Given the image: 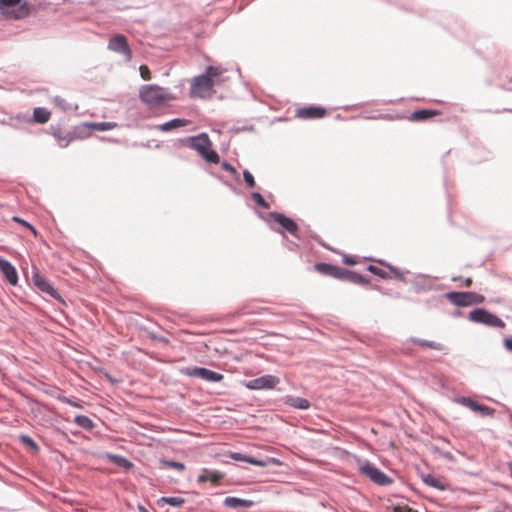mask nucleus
Masks as SVG:
<instances>
[{
	"instance_id": "nucleus-32",
	"label": "nucleus",
	"mask_w": 512,
	"mask_h": 512,
	"mask_svg": "<svg viewBox=\"0 0 512 512\" xmlns=\"http://www.w3.org/2000/svg\"><path fill=\"white\" fill-rule=\"evenodd\" d=\"M380 265L386 267L390 273L393 275L394 278H396L397 280L401 281V282H407L405 276H404V272L399 269L398 267L390 264L389 262L385 261V260H382V259H379V260H376Z\"/></svg>"
},
{
	"instance_id": "nucleus-21",
	"label": "nucleus",
	"mask_w": 512,
	"mask_h": 512,
	"mask_svg": "<svg viewBox=\"0 0 512 512\" xmlns=\"http://www.w3.org/2000/svg\"><path fill=\"white\" fill-rule=\"evenodd\" d=\"M223 505L235 510L249 509L254 506V501L236 496H228L223 500Z\"/></svg>"
},
{
	"instance_id": "nucleus-51",
	"label": "nucleus",
	"mask_w": 512,
	"mask_h": 512,
	"mask_svg": "<svg viewBox=\"0 0 512 512\" xmlns=\"http://www.w3.org/2000/svg\"><path fill=\"white\" fill-rule=\"evenodd\" d=\"M55 398L58 401H60L62 403H65V404H68V405L71 403V400H72V398H69V397L61 395V394H58L57 396H55Z\"/></svg>"
},
{
	"instance_id": "nucleus-17",
	"label": "nucleus",
	"mask_w": 512,
	"mask_h": 512,
	"mask_svg": "<svg viewBox=\"0 0 512 512\" xmlns=\"http://www.w3.org/2000/svg\"><path fill=\"white\" fill-rule=\"evenodd\" d=\"M456 401L472 411L480 413L482 416H493L495 413L494 408L475 401L468 396H461Z\"/></svg>"
},
{
	"instance_id": "nucleus-28",
	"label": "nucleus",
	"mask_w": 512,
	"mask_h": 512,
	"mask_svg": "<svg viewBox=\"0 0 512 512\" xmlns=\"http://www.w3.org/2000/svg\"><path fill=\"white\" fill-rule=\"evenodd\" d=\"M106 458L113 463L114 465L124 469V470H130L134 467V464L125 456L113 454V453H107Z\"/></svg>"
},
{
	"instance_id": "nucleus-10",
	"label": "nucleus",
	"mask_w": 512,
	"mask_h": 512,
	"mask_svg": "<svg viewBox=\"0 0 512 512\" xmlns=\"http://www.w3.org/2000/svg\"><path fill=\"white\" fill-rule=\"evenodd\" d=\"M280 383L279 377L272 374H265L260 377L251 379V380H243L241 384L249 389V390H272L277 389L278 391H282L281 388H277V385Z\"/></svg>"
},
{
	"instance_id": "nucleus-20",
	"label": "nucleus",
	"mask_w": 512,
	"mask_h": 512,
	"mask_svg": "<svg viewBox=\"0 0 512 512\" xmlns=\"http://www.w3.org/2000/svg\"><path fill=\"white\" fill-rule=\"evenodd\" d=\"M0 272L3 278L11 285L16 286L18 284V272L15 266L5 258L0 257Z\"/></svg>"
},
{
	"instance_id": "nucleus-33",
	"label": "nucleus",
	"mask_w": 512,
	"mask_h": 512,
	"mask_svg": "<svg viewBox=\"0 0 512 512\" xmlns=\"http://www.w3.org/2000/svg\"><path fill=\"white\" fill-rule=\"evenodd\" d=\"M74 423L82 428V429H85V430H88V431H91L94 429L95 427V423L93 422V420L91 418H89L88 416L86 415H76L74 417Z\"/></svg>"
},
{
	"instance_id": "nucleus-61",
	"label": "nucleus",
	"mask_w": 512,
	"mask_h": 512,
	"mask_svg": "<svg viewBox=\"0 0 512 512\" xmlns=\"http://www.w3.org/2000/svg\"><path fill=\"white\" fill-rule=\"evenodd\" d=\"M106 377L109 379V381L114 382V380L109 376V374H106Z\"/></svg>"
},
{
	"instance_id": "nucleus-58",
	"label": "nucleus",
	"mask_w": 512,
	"mask_h": 512,
	"mask_svg": "<svg viewBox=\"0 0 512 512\" xmlns=\"http://www.w3.org/2000/svg\"><path fill=\"white\" fill-rule=\"evenodd\" d=\"M138 510L140 512H149L143 505H138Z\"/></svg>"
},
{
	"instance_id": "nucleus-48",
	"label": "nucleus",
	"mask_w": 512,
	"mask_h": 512,
	"mask_svg": "<svg viewBox=\"0 0 512 512\" xmlns=\"http://www.w3.org/2000/svg\"><path fill=\"white\" fill-rule=\"evenodd\" d=\"M254 126L253 125H246V126H241V127H234L232 129V131H234L235 133H240V132H252L254 131Z\"/></svg>"
},
{
	"instance_id": "nucleus-57",
	"label": "nucleus",
	"mask_w": 512,
	"mask_h": 512,
	"mask_svg": "<svg viewBox=\"0 0 512 512\" xmlns=\"http://www.w3.org/2000/svg\"><path fill=\"white\" fill-rule=\"evenodd\" d=\"M69 405L73 406V407H76V408H82L81 402L78 401V400H75V399H72L71 403Z\"/></svg>"
},
{
	"instance_id": "nucleus-13",
	"label": "nucleus",
	"mask_w": 512,
	"mask_h": 512,
	"mask_svg": "<svg viewBox=\"0 0 512 512\" xmlns=\"http://www.w3.org/2000/svg\"><path fill=\"white\" fill-rule=\"evenodd\" d=\"M117 124L115 122H85L79 126L74 128V133L76 137L84 138L86 137L90 131H109L116 127Z\"/></svg>"
},
{
	"instance_id": "nucleus-45",
	"label": "nucleus",
	"mask_w": 512,
	"mask_h": 512,
	"mask_svg": "<svg viewBox=\"0 0 512 512\" xmlns=\"http://www.w3.org/2000/svg\"><path fill=\"white\" fill-rule=\"evenodd\" d=\"M453 282H458V281H461V283H463V285L467 288L471 287L473 281L470 277H467V278H463L462 276H454L452 277L451 279Z\"/></svg>"
},
{
	"instance_id": "nucleus-23",
	"label": "nucleus",
	"mask_w": 512,
	"mask_h": 512,
	"mask_svg": "<svg viewBox=\"0 0 512 512\" xmlns=\"http://www.w3.org/2000/svg\"><path fill=\"white\" fill-rule=\"evenodd\" d=\"M313 269L321 275L337 279L340 266L328 262H317L314 264Z\"/></svg>"
},
{
	"instance_id": "nucleus-36",
	"label": "nucleus",
	"mask_w": 512,
	"mask_h": 512,
	"mask_svg": "<svg viewBox=\"0 0 512 512\" xmlns=\"http://www.w3.org/2000/svg\"><path fill=\"white\" fill-rule=\"evenodd\" d=\"M159 463H160L161 468H171V469H175L178 471H183L185 469V464L180 461L161 458L159 460Z\"/></svg>"
},
{
	"instance_id": "nucleus-7",
	"label": "nucleus",
	"mask_w": 512,
	"mask_h": 512,
	"mask_svg": "<svg viewBox=\"0 0 512 512\" xmlns=\"http://www.w3.org/2000/svg\"><path fill=\"white\" fill-rule=\"evenodd\" d=\"M468 320L488 327L504 328L505 322L495 313L484 307H476L468 314Z\"/></svg>"
},
{
	"instance_id": "nucleus-42",
	"label": "nucleus",
	"mask_w": 512,
	"mask_h": 512,
	"mask_svg": "<svg viewBox=\"0 0 512 512\" xmlns=\"http://www.w3.org/2000/svg\"><path fill=\"white\" fill-rule=\"evenodd\" d=\"M282 243L283 245L290 251H297L299 248V245L296 241L290 240L287 235H284L282 237Z\"/></svg>"
},
{
	"instance_id": "nucleus-27",
	"label": "nucleus",
	"mask_w": 512,
	"mask_h": 512,
	"mask_svg": "<svg viewBox=\"0 0 512 512\" xmlns=\"http://www.w3.org/2000/svg\"><path fill=\"white\" fill-rule=\"evenodd\" d=\"M228 457L235 461L247 462L254 466L266 467V463L251 455L243 454L241 452H229Z\"/></svg>"
},
{
	"instance_id": "nucleus-18",
	"label": "nucleus",
	"mask_w": 512,
	"mask_h": 512,
	"mask_svg": "<svg viewBox=\"0 0 512 512\" xmlns=\"http://www.w3.org/2000/svg\"><path fill=\"white\" fill-rule=\"evenodd\" d=\"M337 280L348 281L353 284L362 286L368 285L370 283V279L366 275L354 270L345 269L341 266L338 272Z\"/></svg>"
},
{
	"instance_id": "nucleus-38",
	"label": "nucleus",
	"mask_w": 512,
	"mask_h": 512,
	"mask_svg": "<svg viewBox=\"0 0 512 512\" xmlns=\"http://www.w3.org/2000/svg\"><path fill=\"white\" fill-rule=\"evenodd\" d=\"M367 271H369L371 274L381 278V279H384V280H387V279H390L391 278V275L389 272L381 269L380 267L376 266V265H368L367 266Z\"/></svg>"
},
{
	"instance_id": "nucleus-50",
	"label": "nucleus",
	"mask_w": 512,
	"mask_h": 512,
	"mask_svg": "<svg viewBox=\"0 0 512 512\" xmlns=\"http://www.w3.org/2000/svg\"><path fill=\"white\" fill-rule=\"evenodd\" d=\"M343 263L352 266V265L356 264V261H355L353 256H351V255H344L343 256Z\"/></svg>"
},
{
	"instance_id": "nucleus-53",
	"label": "nucleus",
	"mask_w": 512,
	"mask_h": 512,
	"mask_svg": "<svg viewBox=\"0 0 512 512\" xmlns=\"http://www.w3.org/2000/svg\"><path fill=\"white\" fill-rule=\"evenodd\" d=\"M441 299H443V297H442V296H432L431 298L427 299V300L425 301V303H426L427 305H430L431 303L441 301Z\"/></svg>"
},
{
	"instance_id": "nucleus-37",
	"label": "nucleus",
	"mask_w": 512,
	"mask_h": 512,
	"mask_svg": "<svg viewBox=\"0 0 512 512\" xmlns=\"http://www.w3.org/2000/svg\"><path fill=\"white\" fill-rule=\"evenodd\" d=\"M52 101L55 104V106H57L58 108H60L64 112L72 110V109L73 110H77L78 109L77 105L72 107L71 104H69L64 98H62L60 96H54L52 98Z\"/></svg>"
},
{
	"instance_id": "nucleus-22",
	"label": "nucleus",
	"mask_w": 512,
	"mask_h": 512,
	"mask_svg": "<svg viewBox=\"0 0 512 512\" xmlns=\"http://www.w3.org/2000/svg\"><path fill=\"white\" fill-rule=\"evenodd\" d=\"M190 123V120L185 118H173L169 121H166L162 124L154 125L153 128L162 132H170L182 127L187 126Z\"/></svg>"
},
{
	"instance_id": "nucleus-59",
	"label": "nucleus",
	"mask_w": 512,
	"mask_h": 512,
	"mask_svg": "<svg viewBox=\"0 0 512 512\" xmlns=\"http://www.w3.org/2000/svg\"><path fill=\"white\" fill-rule=\"evenodd\" d=\"M352 107H353L352 105H346V106H342V107H340V108H341V109H343V110H349V109H351Z\"/></svg>"
},
{
	"instance_id": "nucleus-56",
	"label": "nucleus",
	"mask_w": 512,
	"mask_h": 512,
	"mask_svg": "<svg viewBox=\"0 0 512 512\" xmlns=\"http://www.w3.org/2000/svg\"><path fill=\"white\" fill-rule=\"evenodd\" d=\"M451 316L454 317V318H459V317H462L463 316V312L459 309H455L452 313H451Z\"/></svg>"
},
{
	"instance_id": "nucleus-62",
	"label": "nucleus",
	"mask_w": 512,
	"mask_h": 512,
	"mask_svg": "<svg viewBox=\"0 0 512 512\" xmlns=\"http://www.w3.org/2000/svg\"><path fill=\"white\" fill-rule=\"evenodd\" d=\"M223 184L228 186V187H232L227 181H224Z\"/></svg>"
},
{
	"instance_id": "nucleus-1",
	"label": "nucleus",
	"mask_w": 512,
	"mask_h": 512,
	"mask_svg": "<svg viewBox=\"0 0 512 512\" xmlns=\"http://www.w3.org/2000/svg\"><path fill=\"white\" fill-rule=\"evenodd\" d=\"M179 141L182 145L195 150L207 163L217 164L220 162V156L213 149L212 142L207 133L201 132L194 136L181 138Z\"/></svg>"
},
{
	"instance_id": "nucleus-34",
	"label": "nucleus",
	"mask_w": 512,
	"mask_h": 512,
	"mask_svg": "<svg viewBox=\"0 0 512 512\" xmlns=\"http://www.w3.org/2000/svg\"><path fill=\"white\" fill-rule=\"evenodd\" d=\"M53 129V133L52 135L59 141H65V144L61 145L62 147H66L71 141H73L74 139H76L77 137L75 136V133L74 131L73 132H68L66 134L62 133L61 129L60 128H56Z\"/></svg>"
},
{
	"instance_id": "nucleus-43",
	"label": "nucleus",
	"mask_w": 512,
	"mask_h": 512,
	"mask_svg": "<svg viewBox=\"0 0 512 512\" xmlns=\"http://www.w3.org/2000/svg\"><path fill=\"white\" fill-rule=\"evenodd\" d=\"M12 220L14 222H17V223L21 224L22 226L26 227L27 229H29L34 235L37 234L36 228L30 222H28L27 220L22 219V218H20L18 216H14L12 218Z\"/></svg>"
},
{
	"instance_id": "nucleus-30",
	"label": "nucleus",
	"mask_w": 512,
	"mask_h": 512,
	"mask_svg": "<svg viewBox=\"0 0 512 512\" xmlns=\"http://www.w3.org/2000/svg\"><path fill=\"white\" fill-rule=\"evenodd\" d=\"M421 480L428 486L433 487L439 491H445L447 490L448 486L438 478H436L434 475L427 473V474H421L420 475Z\"/></svg>"
},
{
	"instance_id": "nucleus-14",
	"label": "nucleus",
	"mask_w": 512,
	"mask_h": 512,
	"mask_svg": "<svg viewBox=\"0 0 512 512\" xmlns=\"http://www.w3.org/2000/svg\"><path fill=\"white\" fill-rule=\"evenodd\" d=\"M108 49L122 54L128 61L131 60L132 51L129 47L127 38L122 34H116L110 38L108 42Z\"/></svg>"
},
{
	"instance_id": "nucleus-54",
	"label": "nucleus",
	"mask_w": 512,
	"mask_h": 512,
	"mask_svg": "<svg viewBox=\"0 0 512 512\" xmlns=\"http://www.w3.org/2000/svg\"><path fill=\"white\" fill-rule=\"evenodd\" d=\"M367 119H392V116L389 114H380L378 116H369Z\"/></svg>"
},
{
	"instance_id": "nucleus-60",
	"label": "nucleus",
	"mask_w": 512,
	"mask_h": 512,
	"mask_svg": "<svg viewBox=\"0 0 512 512\" xmlns=\"http://www.w3.org/2000/svg\"><path fill=\"white\" fill-rule=\"evenodd\" d=\"M335 118L337 120H344V117L341 114H337Z\"/></svg>"
},
{
	"instance_id": "nucleus-15",
	"label": "nucleus",
	"mask_w": 512,
	"mask_h": 512,
	"mask_svg": "<svg viewBox=\"0 0 512 512\" xmlns=\"http://www.w3.org/2000/svg\"><path fill=\"white\" fill-rule=\"evenodd\" d=\"M327 114V109L320 105H307L296 110L295 116L299 119H321Z\"/></svg>"
},
{
	"instance_id": "nucleus-12",
	"label": "nucleus",
	"mask_w": 512,
	"mask_h": 512,
	"mask_svg": "<svg viewBox=\"0 0 512 512\" xmlns=\"http://www.w3.org/2000/svg\"><path fill=\"white\" fill-rule=\"evenodd\" d=\"M32 282L34 287L42 293H45L53 299L64 303V300L57 289H55L54 286L46 278L41 276L36 268H34L32 271Z\"/></svg>"
},
{
	"instance_id": "nucleus-19",
	"label": "nucleus",
	"mask_w": 512,
	"mask_h": 512,
	"mask_svg": "<svg viewBox=\"0 0 512 512\" xmlns=\"http://www.w3.org/2000/svg\"><path fill=\"white\" fill-rule=\"evenodd\" d=\"M337 280L348 281L353 284L362 286L368 285L370 283V279L366 275L354 270L345 269L341 266L338 272Z\"/></svg>"
},
{
	"instance_id": "nucleus-41",
	"label": "nucleus",
	"mask_w": 512,
	"mask_h": 512,
	"mask_svg": "<svg viewBox=\"0 0 512 512\" xmlns=\"http://www.w3.org/2000/svg\"><path fill=\"white\" fill-rule=\"evenodd\" d=\"M243 180L248 188H254L256 185L255 178L248 169L243 170Z\"/></svg>"
},
{
	"instance_id": "nucleus-39",
	"label": "nucleus",
	"mask_w": 512,
	"mask_h": 512,
	"mask_svg": "<svg viewBox=\"0 0 512 512\" xmlns=\"http://www.w3.org/2000/svg\"><path fill=\"white\" fill-rule=\"evenodd\" d=\"M251 198L257 206L262 209H269V202L263 197V195L257 191L251 193Z\"/></svg>"
},
{
	"instance_id": "nucleus-9",
	"label": "nucleus",
	"mask_w": 512,
	"mask_h": 512,
	"mask_svg": "<svg viewBox=\"0 0 512 512\" xmlns=\"http://www.w3.org/2000/svg\"><path fill=\"white\" fill-rule=\"evenodd\" d=\"M359 472L368 477L373 483L380 486H389L393 479L379 469L374 463L366 460L360 467Z\"/></svg>"
},
{
	"instance_id": "nucleus-6",
	"label": "nucleus",
	"mask_w": 512,
	"mask_h": 512,
	"mask_svg": "<svg viewBox=\"0 0 512 512\" xmlns=\"http://www.w3.org/2000/svg\"><path fill=\"white\" fill-rule=\"evenodd\" d=\"M442 297L458 308L481 304L485 300L483 295L473 291H449Z\"/></svg>"
},
{
	"instance_id": "nucleus-52",
	"label": "nucleus",
	"mask_w": 512,
	"mask_h": 512,
	"mask_svg": "<svg viewBox=\"0 0 512 512\" xmlns=\"http://www.w3.org/2000/svg\"><path fill=\"white\" fill-rule=\"evenodd\" d=\"M261 461L266 463V466H268L270 463L273 464H280V461L274 457H266L265 459H260Z\"/></svg>"
},
{
	"instance_id": "nucleus-8",
	"label": "nucleus",
	"mask_w": 512,
	"mask_h": 512,
	"mask_svg": "<svg viewBox=\"0 0 512 512\" xmlns=\"http://www.w3.org/2000/svg\"><path fill=\"white\" fill-rule=\"evenodd\" d=\"M179 373L190 378L201 379L208 383H218L224 379L223 374L202 366L182 367L179 369Z\"/></svg>"
},
{
	"instance_id": "nucleus-4",
	"label": "nucleus",
	"mask_w": 512,
	"mask_h": 512,
	"mask_svg": "<svg viewBox=\"0 0 512 512\" xmlns=\"http://www.w3.org/2000/svg\"><path fill=\"white\" fill-rule=\"evenodd\" d=\"M217 66L209 65L204 72L193 77L189 96L192 99L205 98L206 93L213 88V79L217 76Z\"/></svg>"
},
{
	"instance_id": "nucleus-35",
	"label": "nucleus",
	"mask_w": 512,
	"mask_h": 512,
	"mask_svg": "<svg viewBox=\"0 0 512 512\" xmlns=\"http://www.w3.org/2000/svg\"><path fill=\"white\" fill-rule=\"evenodd\" d=\"M18 439H19L20 443L22 445H24L26 448H28L29 450H31V451H33L35 453L39 452V450H40L39 445L29 435H27V434H20Z\"/></svg>"
},
{
	"instance_id": "nucleus-44",
	"label": "nucleus",
	"mask_w": 512,
	"mask_h": 512,
	"mask_svg": "<svg viewBox=\"0 0 512 512\" xmlns=\"http://www.w3.org/2000/svg\"><path fill=\"white\" fill-rule=\"evenodd\" d=\"M304 234H305L307 237H309V238H311V239L315 240V241H316L320 246H322V247H324V248H326V249H329V247H328V246H327V245L322 241L321 237H320L319 235H317L316 233H314L312 230H310V229H306V230L304 231Z\"/></svg>"
},
{
	"instance_id": "nucleus-2",
	"label": "nucleus",
	"mask_w": 512,
	"mask_h": 512,
	"mask_svg": "<svg viewBox=\"0 0 512 512\" xmlns=\"http://www.w3.org/2000/svg\"><path fill=\"white\" fill-rule=\"evenodd\" d=\"M139 98L149 108H159L176 97L166 88L157 84H146L139 89Z\"/></svg>"
},
{
	"instance_id": "nucleus-24",
	"label": "nucleus",
	"mask_w": 512,
	"mask_h": 512,
	"mask_svg": "<svg viewBox=\"0 0 512 512\" xmlns=\"http://www.w3.org/2000/svg\"><path fill=\"white\" fill-rule=\"evenodd\" d=\"M282 402L292 408L298 409V410H308L311 407V402L308 399L293 396V395H286L282 398Z\"/></svg>"
},
{
	"instance_id": "nucleus-55",
	"label": "nucleus",
	"mask_w": 512,
	"mask_h": 512,
	"mask_svg": "<svg viewBox=\"0 0 512 512\" xmlns=\"http://www.w3.org/2000/svg\"><path fill=\"white\" fill-rule=\"evenodd\" d=\"M442 456H443L446 460L451 461V462H453V461L455 460V459H454L453 454H452L451 452H449V451H445V452H443V453H442Z\"/></svg>"
},
{
	"instance_id": "nucleus-16",
	"label": "nucleus",
	"mask_w": 512,
	"mask_h": 512,
	"mask_svg": "<svg viewBox=\"0 0 512 512\" xmlns=\"http://www.w3.org/2000/svg\"><path fill=\"white\" fill-rule=\"evenodd\" d=\"M51 112L45 107H35L31 116L17 114L15 119L26 123L45 124L49 121Z\"/></svg>"
},
{
	"instance_id": "nucleus-26",
	"label": "nucleus",
	"mask_w": 512,
	"mask_h": 512,
	"mask_svg": "<svg viewBox=\"0 0 512 512\" xmlns=\"http://www.w3.org/2000/svg\"><path fill=\"white\" fill-rule=\"evenodd\" d=\"M224 477L223 473L217 470H212L209 468H203L201 474L198 476V482H211L214 485L220 483L222 478Z\"/></svg>"
},
{
	"instance_id": "nucleus-29",
	"label": "nucleus",
	"mask_w": 512,
	"mask_h": 512,
	"mask_svg": "<svg viewBox=\"0 0 512 512\" xmlns=\"http://www.w3.org/2000/svg\"><path fill=\"white\" fill-rule=\"evenodd\" d=\"M407 342H411L418 346L437 350V351H443L445 349V346L442 343L425 340V339H421V338H417V337H410L409 339H407Z\"/></svg>"
},
{
	"instance_id": "nucleus-5",
	"label": "nucleus",
	"mask_w": 512,
	"mask_h": 512,
	"mask_svg": "<svg viewBox=\"0 0 512 512\" xmlns=\"http://www.w3.org/2000/svg\"><path fill=\"white\" fill-rule=\"evenodd\" d=\"M33 6L27 1L23 0H0V12L2 15L20 20L29 16L32 12Z\"/></svg>"
},
{
	"instance_id": "nucleus-40",
	"label": "nucleus",
	"mask_w": 512,
	"mask_h": 512,
	"mask_svg": "<svg viewBox=\"0 0 512 512\" xmlns=\"http://www.w3.org/2000/svg\"><path fill=\"white\" fill-rule=\"evenodd\" d=\"M221 168L224 171L229 172L237 183H240V175L232 164H230L228 161H223L221 163Z\"/></svg>"
},
{
	"instance_id": "nucleus-31",
	"label": "nucleus",
	"mask_w": 512,
	"mask_h": 512,
	"mask_svg": "<svg viewBox=\"0 0 512 512\" xmlns=\"http://www.w3.org/2000/svg\"><path fill=\"white\" fill-rule=\"evenodd\" d=\"M185 499L177 496H162L157 500V505L163 507L169 505L171 507H181L185 503Z\"/></svg>"
},
{
	"instance_id": "nucleus-46",
	"label": "nucleus",
	"mask_w": 512,
	"mask_h": 512,
	"mask_svg": "<svg viewBox=\"0 0 512 512\" xmlns=\"http://www.w3.org/2000/svg\"><path fill=\"white\" fill-rule=\"evenodd\" d=\"M217 76L214 77L213 87L216 85H220L225 81V77L223 76V70L220 67H217Z\"/></svg>"
},
{
	"instance_id": "nucleus-3",
	"label": "nucleus",
	"mask_w": 512,
	"mask_h": 512,
	"mask_svg": "<svg viewBox=\"0 0 512 512\" xmlns=\"http://www.w3.org/2000/svg\"><path fill=\"white\" fill-rule=\"evenodd\" d=\"M268 218L277 225L270 224V229L275 233L280 234L282 237L289 233L295 240H303L304 234L301 233L299 225L291 217L282 212L271 211L268 213Z\"/></svg>"
},
{
	"instance_id": "nucleus-11",
	"label": "nucleus",
	"mask_w": 512,
	"mask_h": 512,
	"mask_svg": "<svg viewBox=\"0 0 512 512\" xmlns=\"http://www.w3.org/2000/svg\"><path fill=\"white\" fill-rule=\"evenodd\" d=\"M439 279L437 276L428 274H417L411 281V287L416 294H421L432 290H442L444 285H435L434 280Z\"/></svg>"
},
{
	"instance_id": "nucleus-47",
	"label": "nucleus",
	"mask_w": 512,
	"mask_h": 512,
	"mask_svg": "<svg viewBox=\"0 0 512 512\" xmlns=\"http://www.w3.org/2000/svg\"><path fill=\"white\" fill-rule=\"evenodd\" d=\"M139 70H140V75L144 80L147 81V80L151 79V71L147 66L141 65Z\"/></svg>"
},
{
	"instance_id": "nucleus-63",
	"label": "nucleus",
	"mask_w": 512,
	"mask_h": 512,
	"mask_svg": "<svg viewBox=\"0 0 512 512\" xmlns=\"http://www.w3.org/2000/svg\"><path fill=\"white\" fill-rule=\"evenodd\" d=\"M259 216H260L262 219H264V221H268V219H267V218H264L261 214H259Z\"/></svg>"
},
{
	"instance_id": "nucleus-49",
	"label": "nucleus",
	"mask_w": 512,
	"mask_h": 512,
	"mask_svg": "<svg viewBox=\"0 0 512 512\" xmlns=\"http://www.w3.org/2000/svg\"><path fill=\"white\" fill-rule=\"evenodd\" d=\"M503 347L506 351L512 352V336H508L503 339Z\"/></svg>"
},
{
	"instance_id": "nucleus-64",
	"label": "nucleus",
	"mask_w": 512,
	"mask_h": 512,
	"mask_svg": "<svg viewBox=\"0 0 512 512\" xmlns=\"http://www.w3.org/2000/svg\"><path fill=\"white\" fill-rule=\"evenodd\" d=\"M503 111L512 112V109H504Z\"/></svg>"
},
{
	"instance_id": "nucleus-25",
	"label": "nucleus",
	"mask_w": 512,
	"mask_h": 512,
	"mask_svg": "<svg viewBox=\"0 0 512 512\" xmlns=\"http://www.w3.org/2000/svg\"><path fill=\"white\" fill-rule=\"evenodd\" d=\"M440 114H441V112L439 110L423 108V109H418V110L413 111L409 115L408 118L410 121H413V122H423V121L431 119L434 116H438Z\"/></svg>"
}]
</instances>
